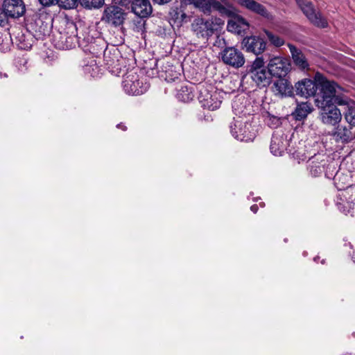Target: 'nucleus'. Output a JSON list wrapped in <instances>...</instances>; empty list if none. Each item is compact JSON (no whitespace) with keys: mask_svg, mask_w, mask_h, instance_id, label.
Segmentation results:
<instances>
[{"mask_svg":"<svg viewBox=\"0 0 355 355\" xmlns=\"http://www.w3.org/2000/svg\"><path fill=\"white\" fill-rule=\"evenodd\" d=\"M315 80L318 81L319 93L315 99L316 105H327L336 103L338 105L347 104V98L343 96V88L334 81L328 80L321 73L315 74Z\"/></svg>","mask_w":355,"mask_h":355,"instance_id":"obj_1","label":"nucleus"},{"mask_svg":"<svg viewBox=\"0 0 355 355\" xmlns=\"http://www.w3.org/2000/svg\"><path fill=\"white\" fill-rule=\"evenodd\" d=\"M248 76L258 87H265L270 83V75L268 70H266L263 59L261 57H257L248 67L247 74L243 78Z\"/></svg>","mask_w":355,"mask_h":355,"instance_id":"obj_2","label":"nucleus"},{"mask_svg":"<svg viewBox=\"0 0 355 355\" xmlns=\"http://www.w3.org/2000/svg\"><path fill=\"white\" fill-rule=\"evenodd\" d=\"M223 24L220 19H205L202 17L194 19L191 23V30L196 33L197 37L202 38H209L212 36L216 31L221 28Z\"/></svg>","mask_w":355,"mask_h":355,"instance_id":"obj_3","label":"nucleus"},{"mask_svg":"<svg viewBox=\"0 0 355 355\" xmlns=\"http://www.w3.org/2000/svg\"><path fill=\"white\" fill-rule=\"evenodd\" d=\"M122 86L125 92L129 95H140L147 91L149 85L144 81V78L135 71H130L124 76Z\"/></svg>","mask_w":355,"mask_h":355,"instance_id":"obj_4","label":"nucleus"},{"mask_svg":"<svg viewBox=\"0 0 355 355\" xmlns=\"http://www.w3.org/2000/svg\"><path fill=\"white\" fill-rule=\"evenodd\" d=\"M297 6L307 17L309 21L315 26L324 28L328 26L327 19L317 10L309 0H295Z\"/></svg>","mask_w":355,"mask_h":355,"instance_id":"obj_5","label":"nucleus"},{"mask_svg":"<svg viewBox=\"0 0 355 355\" xmlns=\"http://www.w3.org/2000/svg\"><path fill=\"white\" fill-rule=\"evenodd\" d=\"M220 58L225 64L234 69H239L245 63L243 52L235 46H226L220 53Z\"/></svg>","mask_w":355,"mask_h":355,"instance_id":"obj_6","label":"nucleus"},{"mask_svg":"<svg viewBox=\"0 0 355 355\" xmlns=\"http://www.w3.org/2000/svg\"><path fill=\"white\" fill-rule=\"evenodd\" d=\"M230 131L232 136L241 141H252L255 137V133L251 123L236 120L231 123Z\"/></svg>","mask_w":355,"mask_h":355,"instance_id":"obj_7","label":"nucleus"},{"mask_svg":"<svg viewBox=\"0 0 355 355\" xmlns=\"http://www.w3.org/2000/svg\"><path fill=\"white\" fill-rule=\"evenodd\" d=\"M335 104L316 105L320 110V120L324 124L335 125L340 121L342 115L340 110L337 108Z\"/></svg>","mask_w":355,"mask_h":355,"instance_id":"obj_8","label":"nucleus"},{"mask_svg":"<svg viewBox=\"0 0 355 355\" xmlns=\"http://www.w3.org/2000/svg\"><path fill=\"white\" fill-rule=\"evenodd\" d=\"M67 31L70 36L65 35H55V46L60 49H70L75 47L78 42L77 27L72 21H67Z\"/></svg>","mask_w":355,"mask_h":355,"instance_id":"obj_9","label":"nucleus"},{"mask_svg":"<svg viewBox=\"0 0 355 355\" xmlns=\"http://www.w3.org/2000/svg\"><path fill=\"white\" fill-rule=\"evenodd\" d=\"M198 99L202 107L209 110H217L222 103L220 93L214 89L211 91L205 88L201 89Z\"/></svg>","mask_w":355,"mask_h":355,"instance_id":"obj_10","label":"nucleus"},{"mask_svg":"<svg viewBox=\"0 0 355 355\" xmlns=\"http://www.w3.org/2000/svg\"><path fill=\"white\" fill-rule=\"evenodd\" d=\"M125 16L126 13L121 8L116 6H110L104 10L102 20L117 26L123 24Z\"/></svg>","mask_w":355,"mask_h":355,"instance_id":"obj_11","label":"nucleus"},{"mask_svg":"<svg viewBox=\"0 0 355 355\" xmlns=\"http://www.w3.org/2000/svg\"><path fill=\"white\" fill-rule=\"evenodd\" d=\"M241 44L246 51L253 53L255 55L262 53L266 46L263 39L259 36L245 37L243 39Z\"/></svg>","mask_w":355,"mask_h":355,"instance_id":"obj_12","label":"nucleus"},{"mask_svg":"<svg viewBox=\"0 0 355 355\" xmlns=\"http://www.w3.org/2000/svg\"><path fill=\"white\" fill-rule=\"evenodd\" d=\"M286 136L282 131H275L271 138L270 152L276 156H281L288 146Z\"/></svg>","mask_w":355,"mask_h":355,"instance_id":"obj_13","label":"nucleus"},{"mask_svg":"<svg viewBox=\"0 0 355 355\" xmlns=\"http://www.w3.org/2000/svg\"><path fill=\"white\" fill-rule=\"evenodd\" d=\"M288 69L289 64L287 60L279 57L272 58L268 65V70L270 76L282 78L286 75Z\"/></svg>","mask_w":355,"mask_h":355,"instance_id":"obj_14","label":"nucleus"},{"mask_svg":"<svg viewBox=\"0 0 355 355\" xmlns=\"http://www.w3.org/2000/svg\"><path fill=\"white\" fill-rule=\"evenodd\" d=\"M3 9L6 15L12 18L22 16L25 11V5L22 0H4Z\"/></svg>","mask_w":355,"mask_h":355,"instance_id":"obj_15","label":"nucleus"},{"mask_svg":"<svg viewBox=\"0 0 355 355\" xmlns=\"http://www.w3.org/2000/svg\"><path fill=\"white\" fill-rule=\"evenodd\" d=\"M318 86L315 79L312 80L305 78L295 84L296 94L306 98L314 96L316 94Z\"/></svg>","mask_w":355,"mask_h":355,"instance_id":"obj_16","label":"nucleus"},{"mask_svg":"<svg viewBox=\"0 0 355 355\" xmlns=\"http://www.w3.org/2000/svg\"><path fill=\"white\" fill-rule=\"evenodd\" d=\"M250 25L248 21L243 17L234 15L227 22V29L228 31L239 35L244 33L249 29Z\"/></svg>","mask_w":355,"mask_h":355,"instance_id":"obj_17","label":"nucleus"},{"mask_svg":"<svg viewBox=\"0 0 355 355\" xmlns=\"http://www.w3.org/2000/svg\"><path fill=\"white\" fill-rule=\"evenodd\" d=\"M351 126L338 125L333 130L331 135L337 142L349 143L354 138Z\"/></svg>","mask_w":355,"mask_h":355,"instance_id":"obj_18","label":"nucleus"},{"mask_svg":"<svg viewBox=\"0 0 355 355\" xmlns=\"http://www.w3.org/2000/svg\"><path fill=\"white\" fill-rule=\"evenodd\" d=\"M132 10L136 15L141 18L148 17L153 11L149 0H133Z\"/></svg>","mask_w":355,"mask_h":355,"instance_id":"obj_19","label":"nucleus"},{"mask_svg":"<svg viewBox=\"0 0 355 355\" xmlns=\"http://www.w3.org/2000/svg\"><path fill=\"white\" fill-rule=\"evenodd\" d=\"M273 92L281 97L291 96L293 95V87L288 80L279 78L273 84Z\"/></svg>","mask_w":355,"mask_h":355,"instance_id":"obj_20","label":"nucleus"},{"mask_svg":"<svg viewBox=\"0 0 355 355\" xmlns=\"http://www.w3.org/2000/svg\"><path fill=\"white\" fill-rule=\"evenodd\" d=\"M288 47L289 48L294 64L302 70L307 69L309 64L302 51L290 43L288 44Z\"/></svg>","mask_w":355,"mask_h":355,"instance_id":"obj_21","label":"nucleus"},{"mask_svg":"<svg viewBox=\"0 0 355 355\" xmlns=\"http://www.w3.org/2000/svg\"><path fill=\"white\" fill-rule=\"evenodd\" d=\"M313 110V106L310 103L302 102L297 104L295 111L292 114L296 120L302 121L306 119Z\"/></svg>","mask_w":355,"mask_h":355,"instance_id":"obj_22","label":"nucleus"},{"mask_svg":"<svg viewBox=\"0 0 355 355\" xmlns=\"http://www.w3.org/2000/svg\"><path fill=\"white\" fill-rule=\"evenodd\" d=\"M211 3V12L212 10H216L222 16H226L228 17H232L235 15V12L232 9L225 7L217 0H214Z\"/></svg>","mask_w":355,"mask_h":355,"instance_id":"obj_23","label":"nucleus"},{"mask_svg":"<svg viewBox=\"0 0 355 355\" xmlns=\"http://www.w3.org/2000/svg\"><path fill=\"white\" fill-rule=\"evenodd\" d=\"M176 96L179 101L184 103L189 102L194 97L191 88L187 86H182L178 89Z\"/></svg>","mask_w":355,"mask_h":355,"instance_id":"obj_24","label":"nucleus"},{"mask_svg":"<svg viewBox=\"0 0 355 355\" xmlns=\"http://www.w3.org/2000/svg\"><path fill=\"white\" fill-rule=\"evenodd\" d=\"M101 70L95 60H92L87 64L83 67L84 73L93 78L99 76Z\"/></svg>","mask_w":355,"mask_h":355,"instance_id":"obj_25","label":"nucleus"},{"mask_svg":"<svg viewBox=\"0 0 355 355\" xmlns=\"http://www.w3.org/2000/svg\"><path fill=\"white\" fill-rule=\"evenodd\" d=\"M214 0H189L191 4L199 8L205 14L211 13V1Z\"/></svg>","mask_w":355,"mask_h":355,"instance_id":"obj_26","label":"nucleus"},{"mask_svg":"<svg viewBox=\"0 0 355 355\" xmlns=\"http://www.w3.org/2000/svg\"><path fill=\"white\" fill-rule=\"evenodd\" d=\"M265 33L270 42L275 46L279 47L284 44V40L279 35H275L268 31H265Z\"/></svg>","mask_w":355,"mask_h":355,"instance_id":"obj_27","label":"nucleus"},{"mask_svg":"<svg viewBox=\"0 0 355 355\" xmlns=\"http://www.w3.org/2000/svg\"><path fill=\"white\" fill-rule=\"evenodd\" d=\"M80 4L85 8H98L104 3V0H80Z\"/></svg>","mask_w":355,"mask_h":355,"instance_id":"obj_28","label":"nucleus"},{"mask_svg":"<svg viewBox=\"0 0 355 355\" xmlns=\"http://www.w3.org/2000/svg\"><path fill=\"white\" fill-rule=\"evenodd\" d=\"M344 116L345 120L350 125L355 126V108L348 107Z\"/></svg>","mask_w":355,"mask_h":355,"instance_id":"obj_29","label":"nucleus"},{"mask_svg":"<svg viewBox=\"0 0 355 355\" xmlns=\"http://www.w3.org/2000/svg\"><path fill=\"white\" fill-rule=\"evenodd\" d=\"M58 4L64 9H71L77 6L78 0H59Z\"/></svg>","mask_w":355,"mask_h":355,"instance_id":"obj_30","label":"nucleus"},{"mask_svg":"<svg viewBox=\"0 0 355 355\" xmlns=\"http://www.w3.org/2000/svg\"><path fill=\"white\" fill-rule=\"evenodd\" d=\"M337 207L345 214H349L350 209L352 208V204L348 202H338Z\"/></svg>","mask_w":355,"mask_h":355,"instance_id":"obj_31","label":"nucleus"},{"mask_svg":"<svg viewBox=\"0 0 355 355\" xmlns=\"http://www.w3.org/2000/svg\"><path fill=\"white\" fill-rule=\"evenodd\" d=\"M182 9L178 8H173L170 12L169 15L171 17V19H172L174 23H178V21L180 19V13H181Z\"/></svg>","mask_w":355,"mask_h":355,"instance_id":"obj_32","label":"nucleus"},{"mask_svg":"<svg viewBox=\"0 0 355 355\" xmlns=\"http://www.w3.org/2000/svg\"><path fill=\"white\" fill-rule=\"evenodd\" d=\"M313 157L311 158V159H309V166L310 168V171L311 172V173H313V175H316L318 173H320L321 171H322V169H321V166L320 165H318V166H313V164L314 163V161L313 160Z\"/></svg>","mask_w":355,"mask_h":355,"instance_id":"obj_33","label":"nucleus"},{"mask_svg":"<svg viewBox=\"0 0 355 355\" xmlns=\"http://www.w3.org/2000/svg\"><path fill=\"white\" fill-rule=\"evenodd\" d=\"M19 38V43L18 44V46L21 49H28L31 48V44L29 42H27L25 39H23L24 35H21V36L19 35L17 37Z\"/></svg>","mask_w":355,"mask_h":355,"instance_id":"obj_34","label":"nucleus"},{"mask_svg":"<svg viewBox=\"0 0 355 355\" xmlns=\"http://www.w3.org/2000/svg\"><path fill=\"white\" fill-rule=\"evenodd\" d=\"M268 124L272 128H276L280 124V120L276 116H269Z\"/></svg>","mask_w":355,"mask_h":355,"instance_id":"obj_35","label":"nucleus"},{"mask_svg":"<svg viewBox=\"0 0 355 355\" xmlns=\"http://www.w3.org/2000/svg\"><path fill=\"white\" fill-rule=\"evenodd\" d=\"M180 15V19L178 21V25L181 26L182 24L187 22L189 17L182 10Z\"/></svg>","mask_w":355,"mask_h":355,"instance_id":"obj_36","label":"nucleus"},{"mask_svg":"<svg viewBox=\"0 0 355 355\" xmlns=\"http://www.w3.org/2000/svg\"><path fill=\"white\" fill-rule=\"evenodd\" d=\"M39 1L44 6H49L59 3V0H39Z\"/></svg>","mask_w":355,"mask_h":355,"instance_id":"obj_37","label":"nucleus"},{"mask_svg":"<svg viewBox=\"0 0 355 355\" xmlns=\"http://www.w3.org/2000/svg\"><path fill=\"white\" fill-rule=\"evenodd\" d=\"M8 16L6 12L0 8V26H3L7 21Z\"/></svg>","mask_w":355,"mask_h":355,"instance_id":"obj_38","label":"nucleus"},{"mask_svg":"<svg viewBox=\"0 0 355 355\" xmlns=\"http://www.w3.org/2000/svg\"><path fill=\"white\" fill-rule=\"evenodd\" d=\"M40 33V35L44 36L47 34H49V28L48 27V25L46 24L44 28H42V26L40 28L39 31H38Z\"/></svg>","mask_w":355,"mask_h":355,"instance_id":"obj_39","label":"nucleus"},{"mask_svg":"<svg viewBox=\"0 0 355 355\" xmlns=\"http://www.w3.org/2000/svg\"><path fill=\"white\" fill-rule=\"evenodd\" d=\"M66 36H70V33H68L67 31V21L66 22L65 27L60 31H59L58 35H65Z\"/></svg>","mask_w":355,"mask_h":355,"instance_id":"obj_40","label":"nucleus"},{"mask_svg":"<svg viewBox=\"0 0 355 355\" xmlns=\"http://www.w3.org/2000/svg\"><path fill=\"white\" fill-rule=\"evenodd\" d=\"M154 3L159 5H164L171 2L172 0H153Z\"/></svg>","mask_w":355,"mask_h":355,"instance_id":"obj_41","label":"nucleus"},{"mask_svg":"<svg viewBox=\"0 0 355 355\" xmlns=\"http://www.w3.org/2000/svg\"><path fill=\"white\" fill-rule=\"evenodd\" d=\"M117 128L121 129L123 131H125L127 130V127L122 123L117 124Z\"/></svg>","mask_w":355,"mask_h":355,"instance_id":"obj_42","label":"nucleus"},{"mask_svg":"<svg viewBox=\"0 0 355 355\" xmlns=\"http://www.w3.org/2000/svg\"><path fill=\"white\" fill-rule=\"evenodd\" d=\"M258 206L257 205H253L250 207V210L253 212V213H257V211H258Z\"/></svg>","mask_w":355,"mask_h":355,"instance_id":"obj_43","label":"nucleus"},{"mask_svg":"<svg viewBox=\"0 0 355 355\" xmlns=\"http://www.w3.org/2000/svg\"><path fill=\"white\" fill-rule=\"evenodd\" d=\"M340 175L339 174H336V177H335V180H340Z\"/></svg>","mask_w":355,"mask_h":355,"instance_id":"obj_44","label":"nucleus"},{"mask_svg":"<svg viewBox=\"0 0 355 355\" xmlns=\"http://www.w3.org/2000/svg\"><path fill=\"white\" fill-rule=\"evenodd\" d=\"M0 76L7 77V75L6 73L3 74L1 72H0Z\"/></svg>","mask_w":355,"mask_h":355,"instance_id":"obj_45","label":"nucleus"},{"mask_svg":"<svg viewBox=\"0 0 355 355\" xmlns=\"http://www.w3.org/2000/svg\"><path fill=\"white\" fill-rule=\"evenodd\" d=\"M348 187L347 185V186L343 185L342 187L340 188V189H345V187Z\"/></svg>","mask_w":355,"mask_h":355,"instance_id":"obj_46","label":"nucleus"},{"mask_svg":"<svg viewBox=\"0 0 355 355\" xmlns=\"http://www.w3.org/2000/svg\"><path fill=\"white\" fill-rule=\"evenodd\" d=\"M178 75H179V73L176 74V76L174 78H171V80H174L175 78H178Z\"/></svg>","mask_w":355,"mask_h":355,"instance_id":"obj_47","label":"nucleus"},{"mask_svg":"<svg viewBox=\"0 0 355 355\" xmlns=\"http://www.w3.org/2000/svg\"><path fill=\"white\" fill-rule=\"evenodd\" d=\"M107 64L112 65V64L109 63L108 62H107Z\"/></svg>","mask_w":355,"mask_h":355,"instance_id":"obj_48","label":"nucleus"},{"mask_svg":"<svg viewBox=\"0 0 355 355\" xmlns=\"http://www.w3.org/2000/svg\"><path fill=\"white\" fill-rule=\"evenodd\" d=\"M39 22H40V23H42V24L43 23V22H42V20H40V19L39 20Z\"/></svg>","mask_w":355,"mask_h":355,"instance_id":"obj_49","label":"nucleus"},{"mask_svg":"<svg viewBox=\"0 0 355 355\" xmlns=\"http://www.w3.org/2000/svg\"><path fill=\"white\" fill-rule=\"evenodd\" d=\"M354 138H355V135L354 136Z\"/></svg>","mask_w":355,"mask_h":355,"instance_id":"obj_50","label":"nucleus"}]
</instances>
